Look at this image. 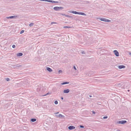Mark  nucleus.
<instances>
[{"instance_id":"nucleus-40","label":"nucleus","mask_w":131,"mask_h":131,"mask_svg":"<svg viewBox=\"0 0 131 131\" xmlns=\"http://www.w3.org/2000/svg\"><path fill=\"white\" fill-rule=\"evenodd\" d=\"M89 97H92V96L91 95H89Z\"/></svg>"},{"instance_id":"nucleus-16","label":"nucleus","mask_w":131,"mask_h":131,"mask_svg":"<svg viewBox=\"0 0 131 131\" xmlns=\"http://www.w3.org/2000/svg\"><path fill=\"white\" fill-rule=\"evenodd\" d=\"M34 23H31L29 24V26L30 27H32L34 25Z\"/></svg>"},{"instance_id":"nucleus-28","label":"nucleus","mask_w":131,"mask_h":131,"mask_svg":"<svg viewBox=\"0 0 131 131\" xmlns=\"http://www.w3.org/2000/svg\"><path fill=\"white\" fill-rule=\"evenodd\" d=\"M62 71L61 70H60L58 71V73H59L62 72Z\"/></svg>"},{"instance_id":"nucleus-31","label":"nucleus","mask_w":131,"mask_h":131,"mask_svg":"<svg viewBox=\"0 0 131 131\" xmlns=\"http://www.w3.org/2000/svg\"><path fill=\"white\" fill-rule=\"evenodd\" d=\"M12 47L13 48H15V45H12Z\"/></svg>"},{"instance_id":"nucleus-30","label":"nucleus","mask_w":131,"mask_h":131,"mask_svg":"<svg viewBox=\"0 0 131 131\" xmlns=\"http://www.w3.org/2000/svg\"><path fill=\"white\" fill-rule=\"evenodd\" d=\"M81 53H82V54H85V52L84 51H81Z\"/></svg>"},{"instance_id":"nucleus-2","label":"nucleus","mask_w":131,"mask_h":131,"mask_svg":"<svg viewBox=\"0 0 131 131\" xmlns=\"http://www.w3.org/2000/svg\"><path fill=\"white\" fill-rule=\"evenodd\" d=\"M127 122L125 120H122L118 121L117 122V124H124L127 123Z\"/></svg>"},{"instance_id":"nucleus-22","label":"nucleus","mask_w":131,"mask_h":131,"mask_svg":"<svg viewBox=\"0 0 131 131\" xmlns=\"http://www.w3.org/2000/svg\"><path fill=\"white\" fill-rule=\"evenodd\" d=\"M54 104H58V102L57 100H56L54 101Z\"/></svg>"},{"instance_id":"nucleus-15","label":"nucleus","mask_w":131,"mask_h":131,"mask_svg":"<svg viewBox=\"0 0 131 131\" xmlns=\"http://www.w3.org/2000/svg\"><path fill=\"white\" fill-rule=\"evenodd\" d=\"M72 27H71L68 26H64L63 27V28H71Z\"/></svg>"},{"instance_id":"nucleus-10","label":"nucleus","mask_w":131,"mask_h":131,"mask_svg":"<svg viewBox=\"0 0 131 131\" xmlns=\"http://www.w3.org/2000/svg\"><path fill=\"white\" fill-rule=\"evenodd\" d=\"M70 92V90L69 89L64 90L63 91V92L64 93H68Z\"/></svg>"},{"instance_id":"nucleus-17","label":"nucleus","mask_w":131,"mask_h":131,"mask_svg":"<svg viewBox=\"0 0 131 131\" xmlns=\"http://www.w3.org/2000/svg\"><path fill=\"white\" fill-rule=\"evenodd\" d=\"M52 1H53L51 0H46V2H50V3H52Z\"/></svg>"},{"instance_id":"nucleus-7","label":"nucleus","mask_w":131,"mask_h":131,"mask_svg":"<svg viewBox=\"0 0 131 131\" xmlns=\"http://www.w3.org/2000/svg\"><path fill=\"white\" fill-rule=\"evenodd\" d=\"M113 52L116 57H118L119 56V52L117 50H114L113 51Z\"/></svg>"},{"instance_id":"nucleus-34","label":"nucleus","mask_w":131,"mask_h":131,"mask_svg":"<svg viewBox=\"0 0 131 131\" xmlns=\"http://www.w3.org/2000/svg\"><path fill=\"white\" fill-rule=\"evenodd\" d=\"M94 73L93 72H91L90 74H94Z\"/></svg>"},{"instance_id":"nucleus-3","label":"nucleus","mask_w":131,"mask_h":131,"mask_svg":"<svg viewBox=\"0 0 131 131\" xmlns=\"http://www.w3.org/2000/svg\"><path fill=\"white\" fill-rule=\"evenodd\" d=\"M74 14H79V15H85L86 16V14H85L83 12H77L76 11H74Z\"/></svg>"},{"instance_id":"nucleus-35","label":"nucleus","mask_w":131,"mask_h":131,"mask_svg":"<svg viewBox=\"0 0 131 131\" xmlns=\"http://www.w3.org/2000/svg\"><path fill=\"white\" fill-rule=\"evenodd\" d=\"M121 84L120 83H118V86H121Z\"/></svg>"},{"instance_id":"nucleus-37","label":"nucleus","mask_w":131,"mask_h":131,"mask_svg":"<svg viewBox=\"0 0 131 131\" xmlns=\"http://www.w3.org/2000/svg\"><path fill=\"white\" fill-rule=\"evenodd\" d=\"M129 55H130L131 56V52H129Z\"/></svg>"},{"instance_id":"nucleus-45","label":"nucleus","mask_w":131,"mask_h":131,"mask_svg":"<svg viewBox=\"0 0 131 131\" xmlns=\"http://www.w3.org/2000/svg\"><path fill=\"white\" fill-rule=\"evenodd\" d=\"M21 107H23V106H21Z\"/></svg>"},{"instance_id":"nucleus-42","label":"nucleus","mask_w":131,"mask_h":131,"mask_svg":"<svg viewBox=\"0 0 131 131\" xmlns=\"http://www.w3.org/2000/svg\"><path fill=\"white\" fill-rule=\"evenodd\" d=\"M129 91H130V90H127V91H128V92H129Z\"/></svg>"},{"instance_id":"nucleus-19","label":"nucleus","mask_w":131,"mask_h":131,"mask_svg":"<svg viewBox=\"0 0 131 131\" xmlns=\"http://www.w3.org/2000/svg\"><path fill=\"white\" fill-rule=\"evenodd\" d=\"M59 2L58 1H53L52 2V3H58Z\"/></svg>"},{"instance_id":"nucleus-43","label":"nucleus","mask_w":131,"mask_h":131,"mask_svg":"<svg viewBox=\"0 0 131 131\" xmlns=\"http://www.w3.org/2000/svg\"><path fill=\"white\" fill-rule=\"evenodd\" d=\"M58 113H58H58H55V114H58Z\"/></svg>"},{"instance_id":"nucleus-33","label":"nucleus","mask_w":131,"mask_h":131,"mask_svg":"<svg viewBox=\"0 0 131 131\" xmlns=\"http://www.w3.org/2000/svg\"><path fill=\"white\" fill-rule=\"evenodd\" d=\"M92 113L93 114H95L96 113V112L95 111H92Z\"/></svg>"},{"instance_id":"nucleus-11","label":"nucleus","mask_w":131,"mask_h":131,"mask_svg":"<svg viewBox=\"0 0 131 131\" xmlns=\"http://www.w3.org/2000/svg\"><path fill=\"white\" fill-rule=\"evenodd\" d=\"M47 70L49 72H51L52 71V69L50 68L47 67L46 68Z\"/></svg>"},{"instance_id":"nucleus-1","label":"nucleus","mask_w":131,"mask_h":131,"mask_svg":"<svg viewBox=\"0 0 131 131\" xmlns=\"http://www.w3.org/2000/svg\"><path fill=\"white\" fill-rule=\"evenodd\" d=\"M64 9V7H62L56 6L53 7V9L56 11H59Z\"/></svg>"},{"instance_id":"nucleus-23","label":"nucleus","mask_w":131,"mask_h":131,"mask_svg":"<svg viewBox=\"0 0 131 131\" xmlns=\"http://www.w3.org/2000/svg\"><path fill=\"white\" fill-rule=\"evenodd\" d=\"M74 11H69V12L70 13H72L73 14H74Z\"/></svg>"},{"instance_id":"nucleus-38","label":"nucleus","mask_w":131,"mask_h":131,"mask_svg":"<svg viewBox=\"0 0 131 131\" xmlns=\"http://www.w3.org/2000/svg\"><path fill=\"white\" fill-rule=\"evenodd\" d=\"M116 131H120V130L119 129H117L116 130Z\"/></svg>"},{"instance_id":"nucleus-9","label":"nucleus","mask_w":131,"mask_h":131,"mask_svg":"<svg viewBox=\"0 0 131 131\" xmlns=\"http://www.w3.org/2000/svg\"><path fill=\"white\" fill-rule=\"evenodd\" d=\"M125 66L124 65H121L118 66V68L119 69H122L124 68Z\"/></svg>"},{"instance_id":"nucleus-39","label":"nucleus","mask_w":131,"mask_h":131,"mask_svg":"<svg viewBox=\"0 0 131 131\" xmlns=\"http://www.w3.org/2000/svg\"><path fill=\"white\" fill-rule=\"evenodd\" d=\"M49 94V93H47L46 95H48Z\"/></svg>"},{"instance_id":"nucleus-32","label":"nucleus","mask_w":131,"mask_h":131,"mask_svg":"<svg viewBox=\"0 0 131 131\" xmlns=\"http://www.w3.org/2000/svg\"><path fill=\"white\" fill-rule=\"evenodd\" d=\"M57 23H56L55 22H52L51 23V24H57Z\"/></svg>"},{"instance_id":"nucleus-27","label":"nucleus","mask_w":131,"mask_h":131,"mask_svg":"<svg viewBox=\"0 0 131 131\" xmlns=\"http://www.w3.org/2000/svg\"><path fill=\"white\" fill-rule=\"evenodd\" d=\"M24 30H22L20 32V34H22L24 32Z\"/></svg>"},{"instance_id":"nucleus-21","label":"nucleus","mask_w":131,"mask_h":131,"mask_svg":"<svg viewBox=\"0 0 131 131\" xmlns=\"http://www.w3.org/2000/svg\"><path fill=\"white\" fill-rule=\"evenodd\" d=\"M79 127L80 128H84V126H83V125H80V126H79Z\"/></svg>"},{"instance_id":"nucleus-18","label":"nucleus","mask_w":131,"mask_h":131,"mask_svg":"<svg viewBox=\"0 0 131 131\" xmlns=\"http://www.w3.org/2000/svg\"><path fill=\"white\" fill-rule=\"evenodd\" d=\"M65 16L68 17L73 18L71 16H69V15H65ZM72 19H73V18H72Z\"/></svg>"},{"instance_id":"nucleus-6","label":"nucleus","mask_w":131,"mask_h":131,"mask_svg":"<svg viewBox=\"0 0 131 131\" xmlns=\"http://www.w3.org/2000/svg\"><path fill=\"white\" fill-rule=\"evenodd\" d=\"M55 116H56L58 118H63L64 117V116L63 115H62L61 114H60L59 115H56Z\"/></svg>"},{"instance_id":"nucleus-26","label":"nucleus","mask_w":131,"mask_h":131,"mask_svg":"<svg viewBox=\"0 0 131 131\" xmlns=\"http://www.w3.org/2000/svg\"><path fill=\"white\" fill-rule=\"evenodd\" d=\"M5 79L7 81H9L10 80V79L8 78H6Z\"/></svg>"},{"instance_id":"nucleus-13","label":"nucleus","mask_w":131,"mask_h":131,"mask_svg":"<svg viewBox=\"0 0 131 131\" xmlns=\"http://www.w3.org/2000/svg\"><path fill=\"white\" fill-rule=\"evenodd\" d=\"M69 83V82H63V83H61V85H64L65 84H68Z\"/></svg>"},{"instance_id":"nucleus-5","label":"nucleus","mask_w":131,"mask_h":131,"mask_svg":"<svg viewBox=\"0 0 131 131\" xmlns=\"http://www.w3.org/2000/svg\"><path fill=\"white\" fill-rule=\"evenodd\" d=\"M18 16H14L6 17V18L7 19L16 18Z\"/></svg>"},{"instance_id":"nucleus-4","label":"nucleus","mask_w":131,"mask_h":131,"mask_svg":"<svg viewBox=\"0 0 131 131\" xmlns=\"http://www.w3.org/2000/svg\"><path fill=\"white\" fill-rule=\"evenodd\" d=\"M100 20L101 21H105V22H110L111 21L110 20L108 19H106L105 18H101L100 19Z\"/></svg>"},{"instance_id":"nucleus-41","label":"nucleus","mask_w":131,"mask_h":131,"mask_svg":"<svg viewBox=\"0 0 131 131\" xmlns=\"http://www.w3.org/2000/svg\"><path fill=\"white\" fill-rule=\"evenodd\" d=\"M37 90H38V91H39L40 90L39 89H37Z\"/></svg>"},{"instance_id":"nucleus-12","label":"nucleus","mask_w":131,"mask_h":131,"mask_svg":"<svg viewBox=\"0 0 131 131\" xmlns=\"http://www.w3.org/2000/svg\"><path fill=\"white\" fill-rule=\"evenodd\" d=\"M23 54L22 53H21V52H20V53H18L17 54V56H19V57L23 55Z\"/></svg>"},{"instance_id":"nucleus-24","label":"nucleus","mask_w":131,"mask_h":131,"mask_svg":"<svg viewBox=\"0 0 131 131\" xmlns=\"http://www.w3.org/2000/svg\"><path fill=\"white\" fill-rule=\"evenodd\" d=\"M107 118V116H104L103 117V119H106Z\"/></svg>"},{"instance_id":"nucleus-8","label":"nucleus","mask_w":131,"mask_h":131,"mask_svg":"<svg viewBox=\"0 0 131 131\" xmlns=\"http://www.w3.org/2000/svg\"><path fill=\"white\" fill-rule=\"evenodd\" d=\"M75 127L73 126H70L68 127V129L70 130H72L73 129H75Z\"/></svg>"},{"instance_id":"nucleus-44","label":"nucleus","mask_w":131,"mask_h":131,"mask_svg":"<svg viewBox=\"0 0 131 131\" xmlns=\"http://www.w3.org/2000/svg\"><path fill=\"white\" fill-rule=\"evenodd\" d=\"M58 37H59L60 36L58 35Z\"/></svg>"},{"instance_id":"nucleus-14","label":"nucleus","mask_w":131,"mask_h":131,"mask_svg":"<svg viewBox=\"0 0 131 131\" xmlns=\"http://www.w3.org/2000/svg\"><path fill=\"white\" fill-rule=\"evenodd\" d=\"M36 118H31L30 119V121L31 122H35V121H36Z\"/></svg>"},{"instance_id":"nucleus-25","label":"nucleus","mask_w":131,"mask_h":131,"mask_svg":"<svg viewBox=\"0 0 131 131\" xmlns=\"http://www.w3.org/2000/svg\"><path fill=\"white\" fill-rule=\"evenodd\" d=\"M59 14L61 15H62L63 16H65V15H66L64 14H62V13H59Z\"/></svg>"},{"instance_id":"nucleus-36","label":"nucleus","mask_w":131,"mask_h":131,"mask_svg":"<svg viewBox=\"0 0 131 131\" xmlns=\"http://www.w3.org/2000/svg\"><path fill=\"white\" fill-rule=\"evenodd\" d=\"M61 100H63V97H61Z\"/></svg>"},{"instance_id":"nucleus-20","label":"nucleus","mask_w":131,"mask_h":131,"mask_svg":"<svg viewBox=\"0 0 131 131\" xmlns=\"http://www.w3.org/2000/svg\"><path fill=\"white\" fill-rule=\"evenodd\" d=\"M16 67H19L22 66L20 65H19V64H16Z\"/></svg>"},{"instance_id":"nucleus-29","label":"nucleus","mask_w":131,"mask_h":131,"mask_svg":"<svg viewBox=\"0 0 131 131\" xmlns=\"http://www.w3.org/2000/svg\"><path fill=\"white\" fill-rule=\"evenodd\" d=\"M73 68H74V69L75 70H77V69L76 68V67H75V66H73Z\"/></svg>"}]
</instances>
